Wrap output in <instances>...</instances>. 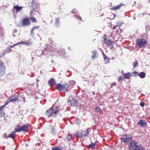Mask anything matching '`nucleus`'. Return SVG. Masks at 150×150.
<instances>
[{
    "label": "nucleus",
    "instance_id": "nucleus-6",
    "mask_svg": "<svg viewBox=\"0 0 150 150\" xmlns=\"http://www.w3.org/2000/svg\"><path fill=\"white\" fill-rule=\"evenodd\" d=\"M68 86L67 83L63 85L58 83L57 85V89L59 91H63L67 88Z\"/></svg>",
    "mask_w": 150,
    "mask_h": 150
},
{
    "label": "nucleus",
    "instance_id": "nucleus-19",
    "mask_svg": "<svg viewBox=\"0 0 150 150\" xmlns=\"http://www.w3.org/2000/svg\"><path fill=\"white\" fill-rule=\"evenodd\" d=\"M132 75L129 73H124L123 74V77L126 79L129 78Z\"/></svg>",
    "mask_w": 150,
    "mask_h": 150
},
{
    "label": "nucleus",
    "instance_id": "nucleus-41",
    "mask_svg": "<svg viewBox=\"0 0 150 150\" xmlns=\"http://www.w3.org/2000/svg\"><path fill=\"white\" fill-rule=\"evenodd\" d=\"M70 136H71L70 137V138L68 137L67 138L69 140L71 138V135H70Z\"/></svg>",
    "mask_w": 150,
    "mask_h": 150
},
{
    "label": "nucleus",
    "instance_id": "nucleus-23",
    "mask_svg": "<svg viewBox=\"0 0 150 150\" xmlns=\"http://www.w3.org/2000/svg\"><path fill=\"white\" fill-rule=\"evenodd\" d=\"M50 128L51 129H52V131H51V133L53 134H56V130L54 129V128L52 126H50Z\"/></svg>",
    "mask_w": 150,
    "mask_h": 150
},
{
    "label": "nucleus",
    "instance_id": "nucleus-8",
    "mask_svg": "<svg viewBox=\"0 0 150 150\" xmlns=\"http://www.w3.org/2000/svg\"><path fill=\"white\" fill-rule=\"evenodd\" d=\"M30 22L28 18H23L21 22V24L23 26H26L30 25Z\"/></svg>",
    "mask_w": 150,
    "mask_h": 150
},
{
    "label": "nucleus",
    "instance_id": "nucleus-9",
    "mask_svg": "<svg viewBox=\"0 0 150 150\" xmlns=\"http://www.w3.org/2000/svg\"><path fill=\"white\" fill-rule=\"evenodd\" d=\"M18 98L16 97L15 96H12L10 98L6 100L5 105H6L10 102H15L18 101Z\"/></svg>",
    "mask_w": 150,
    "mask_h": 150
},
{
    "label": "nucleus",
    "instance_id": "nucleus-16",
    "mask_svg": "<svg viewBox=\"0 0 150 150\" xmlns=\"http://www.w3.org/2000/svg\"><path fill=\"white\" fill-rule=\"evenodd\" d=\"M22 6H14L13 8V11L15 10L18 13L20 11L22 10Z\"/></svg>",
    "mask_w": 150,
    "mask_h": 150
},
{
    "label": "nucleus",
    "instance_id": "nucleus-5",
    "mask_svg": "<svg viewBox=\"0 0 150 150\" xmlns=\"http://www.w3.org/2000/svg\"><path fill=\"white\" fill-rule=\"evenodd\" d=\"M68 103L69 105L71 106H76L78 104L77 101L72 97L69 98Z\"/></svg>",
    "mask_w": 150,
    "mask_h": 150
},
{
    "label": "nucleus",
    "instance_id": "nucleus-28",
    "mask_svg": "<svg viewBox=\"0 0 150 150\" xmlns=\"http://www.w3.org/2000/svg\"><path fill=\"white\" fill-rule=\"evenodd\" d=\"M95 145V144L91 142V143L89 145L88 147L90 148H93L94 147Z\"/></svg>",
    "mask_w": 150,
    "mask_h": 150
},
{
    "label": "nucleus",
    "instance_id": "nucleus-10",
    "mask_svg": "<svg viewBox=\"0 0 150 150\" xmlns=\"http://www.w3.org/2000/svg\"><path fill=\"white\" fill-rule=\"evenodd\" d=\"M5 67L3 63L0 61V76H3L5 73Z\"/></svg>",
    "mask_w": 150,
    "mask_h": 150
},
{
    "label": "nucleus",
    "instance_id": "nucleus-36",
    "mask_svg": "<svg viewBox=\"0 0 150 150\" xmlns=\"http://www.w3.org/2000/svg\"><path fill=\"white\" fill-rule=\"evenodd\" d=\"M6 106V105H5L4 106H0V111L3 108H4Z\"/></svg>",
    "mask_w": 150,
    "mask_h": 150
},
{
    "label": "nucleus",
    "instance_id": "nucleus-18",
    "mask_svg": "<svg viewBox=\"0 0 150 150\" xmlns=\"http://www.w3.org/2000/svg\"><path fill=\"white\" fill-rule=\"evenodd\" d=\"M49 83L50 85L52 86L55 84V81L54 79H51L49 81Z\"/></svg>",
    "mask_w": 150,
    "mask_h": 150
},
{
    "label": "nucleus",
    "instance_id": "nucleus-26",
    "mask_svg": "<svg viewBox=\"0 0 150 150\" xmlns=\"http://www.w3.org/2000/svg\"><path fill=\"white\" fill-rule=\"evenodd\" d=\"M30 20L33 22L36 23L37 22V20L33 17H32L31 18Z\"/></svg>",
    "mask_w": 150,
    "mask_h": 150
},
{
    "label": "nucleus",
    "instance_id": "nucleus-4",
    "mask_svg": "<svg viewBox=\"0 0 150 150\" xmlns=\"http://www.w3.org/2000/svg\"><path fill=\"white\" fill-rule=\"evenodd\" d=\"M132 137L131 135L129 134H125L121 138L122 142H127L130 140L132 138Z\"/></svg>",
    "mask_w": 150,
    "mask_h": 150
},
{
    "label": "nucleus",
    "instance_id": "nucleus-35",
    "mask_svg": "<svg viewBox=\"0 0 150 150\" xmlns=\"http://www.w3.org/2000/svg\"><path fill=\"white\" fill-rule=\"evenodd\" d=\"M140 105L142 107H143L144 105V103L143 102H141L140 104Z\"/></svg>",
    "mask_w": 150,
    "mask_h": 150
},
{
    "label": "nucleus",
    "instance_id": "nucleus-27",
    "mask_svg": "<svg viewBox=\"0 0 150 150\" xmlns=\"http://www.w3.org/2000/svg\"><path fill=\"white\" fill-rule=\"evenodd\" d=\"M138 62L137 61H135L133 63V67L135 68L137 65L138 64Z\"/></svg>",
    "mask_w": 150,
    "mask_h": 150
},
{
    "label": "nucleus",
    "instance_id": "nucleus-43",
    "mask_svg": "<svg viewBox=\"0 0 150 150\" xmlns=\"http://www.w3.org/2000/svg\"><path fill=\"white\" fill-rule=\"evenodd\" d=\"M6 134H4V136H5V135H6Z\"/></svg>",
    "mask_w": 150,
    "mask_h": 150
},
{
    "label": "nucleus",
    "instance_id": "nucleus-37",
    "mask_svg": "<svg viewBox=\"0 0 150 150\" xmlns=\"http://www.w3.org/2000/svg\"><path fill=\"white\" fill-rule=\"evenodd\" d=\"M96 55H93L92 56V58L93 59H95L96 58Z\"/></svg>",
    "mask_w": 150,
    "mask_h": 150
},
{
    "label": "nucleus",
    "instance_id": "nucleus-31",
    "mask_svg": "<svg viewBox=\"0 0 150 150\" xmlns=\"http://www.w3.org/2000/svg\"><path fill=\"white\" fill-rule=\"evenodd\" d=\"M25 44L28 45L32 44V43L30 41H25Z\"/></svg>",
    "mask_w": 150,
    "mask_h": 150
},
{
    "label": "nucleus",
    "instance_id": "nucleus-20",
    "mask_svg": "<svg viewBox=\"0 0 150 150\" xmlns=\"http://www.w3.org/2000/svg\"><path fill=\"white\" fill-rule=\"evenodd\" d=\"M16 132V131L11 132L8 135V137L11 138H14L13 135L15 134Z\"/></svg>",
    "mask_w": 150,
    "mask_h": 150
},
{
    "label": "nucleus",
    "instance_id": "nucleus-32",
    "mask_svg": "<svg viewBox=\"0 0 150 150\" xmlns=\"http://www.w3.org/2000/svg\"><path fill=\"white\" fill-rule=\"evenodd\" d=\"M76 121L77 123L79 125L81 122L80 119H79L77 118L76 119Z\"/></svg>",
    "mask_w": 150,
    "mask_h": 150
},
{
    "label": "nucleus",
    "instance_id": "nucleus-15",
    "mask_svg": "<svg viewBox=\"0 0 150 150\" xmlns=\"http://www.w3.org/2000/svg\"><path fill=\"white\" fill-rule=\"evenodd\" d=\"M104 41L105 43L106 44H107L108 45L113 46V42L112 41L110 40V39H105Z\"/></svg>",
    "mask_w": 150,
    "mask_h": 150
},
{
    "label": "nucleus",
    "instance_id": "nucleus-24",
    "mask_svg": "<svg viewBox=\"0 0 150 150\" xmlns=\"http://www.w3.org/2000/svg\"><path fill=\"white\" fill-rule=\"evenodd\" d=\"M40 26H35L34 27H33V28L32 29V30L31 31V34H32L33 35L34 34L33 33V31L35 29H38V28H39Z\"/></svg>",
    "mask_w": 150,
    "mask_h": 150
},
{
    "label": "nucleus",
    "instance_id": "nucleus-13",
    "mask_svg": "<svg viewBox=\"0 0 150 150\" xmlns=\"http://www.w3.org/2000/svg\"><path fill=\"white\" fill-rule=\"evenodd\" d=\"M88 135V133L87 131H82L81 132L79 133V137H81L85 138Z\"/></svg>",
    "mask_w": 150,
    "mask_h": 150
},
{
    "label": "nucleus",
    "instance_id": "nucleus-30",
    "mask_svg": "<svg viewBox=\"0 0 150 150\" xmlns=\"http://www.w3.org/2000/svg\"><path fill=\"white\" fill-rule=\"evenodd\" d=\"M123 77H122L121 76H120L118 77V80L119 81H120L121 80H123Z\"/></svg>",
    "mask_w": 150,
    "mask_h": 150
},
{
    "label": "nucleus",
    "instance_id": "nucleus-29",
    "mask_svg": "<svg viewBox=\"0 0 150 150\" xmlns=\"http://www.w3.org/2000/svg\"><path fill=\"white\" fill-rule=\"evenodd\" d=\"M52 150H62L60 148L58 147H55L52 149Z\"/></svg>",
    "mask_w": 150,
    "mask_h": 150
},
{
    "label": "nucleus",
    "instance_id": "nucleus-39",
    "mask_svg": "<svg viewBox=\"0 0 150 150\" xmlns=\"http://www.w3.org/2000/svg\"><path fill=\"white\" fill-rule=\"evenodd\" d=\"M117 27V25L115 26L114 27H113L112 28V29L113 30H114Z\"/></svg>",
    "mask_w": 150,
    "mask_h": 150
},
{
    "label": "nucleus",
    "instance_id": "nucleus-14",
    "mask_svg": "<svg viewBox=\"0 0 150 150\" xmlns=\"http://www.w3.org/2000/svg\"><path fill=\"white\" fill-rule=\"evenodd\" d=\"M136 73L137 74L136 75H138L141 78H144L145 77L146 74V73L144 72H140L139 73L138 72H134V73Z\"/></svg>",
    "mask_w": 150,
    "mask_h": 150
},
{
    "label": "nucleus",
    "instance_id": "nucleus-22",
    "mask_svg": "<svg viewBox=\"0 0 150 150\" xmlns=\"http://www.w3.org/2000/svg\"><path fill=\"white\" fill-rule=\"evenodd\" d=\"M59 18H57L55 19V24L56 26H58L60 24L59 23Z\"/></svg>",
    "mask_w": 150,
    "mask_h": 150
},
{
    "label": "nucleus",
    "instance_id": "nucleus-11",
    "mask_svg": "<svg viewBox=\"0 0 150 150\" xmlns=\"http://www.w3.org/2000/svg\"><path fill=\"white\" fill-rule=\"evenodd\" d=\"M137 124L141 127H144L147 125V122L144 120H140L139 121H138Z\"/></svg>",
    "mask_w": 150,
    "mask_h": 150
},
{
    "label": "nucleus",
    "instance_id": "nucleus-21",
    "mask_svg": "<svg viewBox=\"0 0 150 150\" xmlns=\"http://www.w3.org/2000/svg\"><path fill=\"white\" fill-rule=\"evenodd\" d=\"M103 58H104V61L105 62V63H106L109 62V59L108 58L107 56L104 53H103Z\"/></svg>",
    "mask_w": 150,
    "mask_h": 150
},
{
    "label": "nucleus",
    "instance_id": "nucleus-40",
    "mask_svg": "<svg viewBox=\"0 0 150 150\" xmlns=\"http://www.w3.org/2000/svg\"><path fill=\"white\" fill-rule=\"evenodd\" d=\"M17 30L16 29H14L13 30V32L15 33H16Z\"/></svg>",
    "mask_w": 150,
    "mask_h": 150
},
{
    "label": "nucleus",
    "instance_id": "nucleus-1",
    "mask_svg": "<svg viewBox=\"0 0 150 150\" xmlns=\"http://www.w3.org/2000/svg\"><path fill=\"white\" fill-rule=\"evenodd\" d=\"M59 114V110L57 107L53 106L46 112V114L48 117H54Z\"/></svg>",
    "mask_w": 150,
    "mask_h": 150
},
{
    "label": "nucleus",
    "instance_id": "nucleus-44",
    "mask_svg": "<svg viewBox=\"0 0 150 150\" xmlns=\"http://www.w3.org/2000/svg\"><path fill=\"white\" fill-rule=\"evenodd\" d=\"M67 91V90H66V91Z\"/></svg>",
    "mask_w": 150,
    "mask_h": 150
},
{
    "label": "nucleus",
    "instance_id": "nucleus-33",
    "mask_svg": "<svg viewBox=\"0 0 150 150\" xmlns=\"http://www.w3.org/2000/svg\"><path fill=\"white\" fill-rule=\"evenodd\" d=\"M93 55H96L97 53V51L96 50H94L92 52Z\"/></svg>",
    "mask_w": 150,
    "mask_h": 150
},
{
    "label": "nucleus",
    "instance_id": "nucleus-2",
    "mask_svg": "<svg viewBox=\"0 0 150 150\" xmlns=\"http://www.w3.org/2000/svg\"><path fill=\"white\" fill-rule=\"evenodd\" d=\"M129 150H144L143 148L135 141H132L129 145Z\"/></svg>",
    "mask_w": 150,
    "mask_h": 150
},
{
    "label": "nucleus",
    "instance_id": "nucleus-12",
    "mask_svg": "<svg viewBox=\"0 0 150 150\" xmlns=\"http://www.w3.org/2000/svg\"><path fill=\"white\" fill-rule=\"evenodd\" d=\"M25 41H22L21 42H19L18 43H16L14 45H13L12 46H10V47H8L7 48H6L5 50V52H9L10 51H9V50H10L12 47H14L15 46L17 45L18 44H25Z\"/></svg>",
    "mask_w": 150,
    "mask_h": 150
},
{
    "label": "nucleus",
    "instance_id": "nucleus-38",
    "mask_svg": "<svg viewBox=\"0 0 150 150\" xmlns=\"http://www.w3.org/2000/svg\"><path fill=\"white\" fill-rule=\"evenodd\" d=\"M121 23H120L119 22H118L117 23V26H121Z\"/></svg>",
    "mask_w": 150,
    "mask_h": 150
},
{
    "label": "nucleus",
    "instance_id": "nucleus-7",
    "mask_svg": "<svg viewBox=\"0 0 150 150\" xmlns=\"http://www.w3.org/2000/svg\"><path fill=\"white\" fill-rule=\"evenodd\" d=\"M28 125L27 124L26 125H23L20 128H15V130L16 132H19L21 131H24L26 132L27 131L28 128Z\"/></svg>",
    "mask_w": 150,
    "mask_h": 150
},
{
    "label": "nucleus",
    "instance_id": "nucleus-17",
    "mask_svg": "<svg viewBox=\"0 0 150 150\" xmlns=\"http://www.w3.org/2000/svg\"><path fill=\"white\" fill-rule=\"evenodd\" d=\"M122 6V4H120L117 6H114L111 8L110 9L111 10H116L119 9Z\"/></svg>",
    "mask_w": 150,
    "mask_h": 150
},
{
    "label": "nucleus",
    "instance_id": "nucleus-25",
    "mask_svg": "<svg viewBox=\"0 0 150 150\" xmlns=\"http://www.w3.org/2000/svg\"><path fill=\"white\" fill-rule=\"evenodd\" d=\"M95 110L97 112L99 113H100L101 112L100 108L98 106L96 108Z\"/></svg>",
    "mask_w": 150,
    "mask_h": 150
},
{
    "label": "nucleus",
    "instance_id": "nucleus-34",
    "mask_svg": "<svg viewBox=\"0 0 150 150\" xmlns=\"http://www.w3.org/2000/svg\"><path fill=\"white\" fill-rule=\"evenodd\" d=\"M76 18H77L78 20H81V18L80 16H76Z\"/></svg>",
    "mask_w": 150,
    "mask_h": 150
},
{
    "label": "nucleus",
    "instance_id": "nucleus-42",
    "mask_svg": "<svg viewBox=\"0 0 150 150\" xmlns=\"http://www.w3.org/2000/svg\"><path fill=\"white\" fill-rule=\"evenodd\" d=\"M114 18H115V14H114Z\"/></svg>",
    "mask_w": 150,
    "mask_h": 150
},
{
    "label": "nucleus",
    "instance_id": "nucleus-3",
    "mask_svg": "<svg viewBox=\"0 0 150 150\" xmlns=\"http://www.w3.org/2000/svg\"><path fill=\"white\" fill-rule=\"evenodd\" d=\"M148 42L144 39H138L137 40L136 44L141 48L145 46L148 43Z\"/></svg>",
    "mask_w": 150,
    "mask_h": 150
}]
</instances>
